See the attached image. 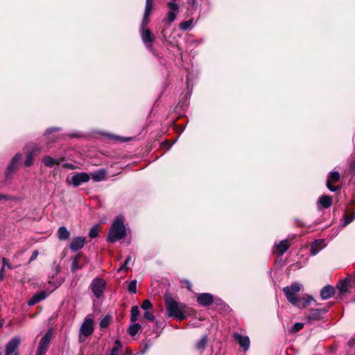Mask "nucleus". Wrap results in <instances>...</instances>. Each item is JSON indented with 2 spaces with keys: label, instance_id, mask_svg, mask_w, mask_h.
<instances>
[{
  "label": "nucleus",
  "instance_id": "1",
  "mask_svg": "<svg viewBox=\"0 0 355 355\" xmlns=\"http://www.w3.org/2000/svg\"><path fill=\"white\" fill-rule=\"evenodd\" d=\"M165 304L169 317L175 318L179 320L185 318L186 304L178 302L169 295L165 297Z\"/></svg>",
  "mask_w": 355,
  "mask_h": 355
},
{
  "label": "nucleus",
  "instance_id": "2",
  "mask_svg": "<svg viewBox=\"0 0 355 355\" xmlns=\"http://www.w3.org/2000/svg\"><path fill=\"white\" fill-rule=\"evenodd\" d=\"M126 234L125 227L122 218H116L112 223L107 235V241L115 243L124 238Z\"/></svg>",
  "mask_w": 355,
  "mask_h": 355
},
{
  "label": "nucleus",
  "instance_id": "3",
  "mask_svg": "<svg viewBox=\"0 0 355 355\" xmlns=\"http://www.w3.org/2000/svg\"><path fill=\"white\" fill-rule=\"evenodd\" d=\"M302 286L298 283H293L291 286H286L283 288V291L286 297L287 300L293 305L296 306L297 302H301L300 298L297 297V294L301 291Z\"/></svg>",
  "mask_w": 355,
  "mask_h": 355
},
{
  "label": "nucleus",
  "instance_id": "4",
  "mask_svg": "<svg viewBox=\"0 0 355 355\" xmlns=\"http://www.w3.org/2000/svg\"><path fill=\"white\" fill-rule=\"evenodd\" d=\"M94 320L90 315H87L80 326L79 331V341L85 340V338L91 336L94 332Z\"/></svg>",
  "mask_w": 355,
  "mask_h": 355
},
{
  "label": "nucleus",
  "instance_id": "5",
  "mask_svg": "<svg viewBox=\"0 0 355 355\" xmlns=\"http://www.w3.org/2000/svg\"><path fill=\"white\" fill-rule=\"evenodd\" d=\"M60 284L55 286L52 288H48L45 291H42L35 294L28 302L29 306H33L40 301L44 300L49 295H50L53 291H55Z\"/></svg>",
  "mask_w": 355,
  "mask_h": 355
},
{
  "label": "nucleus",
  "instance_id": "6",
  "mask_svg": "<svg viewBox=\"0 0 355 355\" xmlns=\"http://www.w3.org/2000/svg\"><path fill=\"white\" fill-rule=\"evenodd\" d=\"M141 37L146 48L150 51L153 50V43L155 37L152 35L150 30L148 28L140 29Z\"/></svg>",
  "mask_w": 355,
  "mask_h": 355
},
{
  "label": "nucleus",
  "instance_id": "7",
  "mask_svg": "<svg viewBox=\"0 0 355 355\" xmlns=\"http://www.w3.org/2000/svg\"><path fill=\"white\" fill-rule=\"evenodd\" d=\"M21 343V339L18 336L13 337L6 345L5 355H19L17 349Z\"/></svg>",
  "mask_w": 355,
  "mask_h": 355
},
{
  "label": "nucleus",
  "instance_id": "8",
  "mask_svg": "<svg viewBox=\"0 0 355 355\" xmlns=\"http://www.w3.org/2000/svg\"><path fill=\"white\" fill-rule=\"evenodd\" d=\"M105 282L102 279H95L91 284V289L96 297H100L104 291Z\"/></svg>",
  "mask_w": 355,
  "mask_h": 355
},
{
  "label": "nucleus",
  "instance_id": "9",
  "mask_svg": "<svg viewBox=\"0 0 355 355\" xmlns=\"http://www.w3.org/2000/svg\"><path fill=\"white\" fill-rule=\"evenodd\" d=\"M90 180V175L87 173H77L71 177V180H67L68 183H72L75 187H78L83 183L87 182Z\"/></svg>",
  "mask_w": 355,
  "mask_h": 355
},
{
  "label": "nucleus",
  "instance_id": "10",
  "mask_svg": "<svg viewBox=\"0 0 355 355\" xmlns=\"http://www.w3.org/2000/svg\"><path fill=\"white\" fill-rule=\"evenodd\" d=\"M340 180V174L337 171L331 172L329 175L326 185L331 191H336L338 187L334 186L333 184L337 182Z\"/></svg>",
  "mask_w": 355,
  "mask_h": 355
},
{
  "label": "nucleus",
  "instance_id": "11",
  "mask_svg": "<svg viewBox=\"0 0 355 355\" xmlns=\"http://www.w3.org/2000/svg\"><path fill=\"white\" fill-rule=\"evenodd\" d=\"M51 336L49 334H46L40 340L39 347L37 351L36 355H44L49 342H50Z\"/></svg>",
  "mask_w": 355,
  "mask_h": 355
},
{
  "label": "nucleus",
  "instance_id": "12",
  "mask_svg": "<svg viewBox=\"0 0 355 355\" xmlns=\"http://www.w3.org/2000/svg\"><path fill=\"white\" fill-rule=\"evenodd\" d=\"M198 303L202 306H206L211 305L214 302V297L210 293H201L197 297Z\"/></svg>",
  "mask_w": 355,
  "mask_h": 355
},
{
  "label": "nucleus",
  "instance_id": "13",
  "mask_svg": "<svg viewBox=\"0 0 355 355\" xmlns=\"http://www.w3.org/2000/svg\"><path fill=\"white\" fill-rule=\"evenodd\" d=\"M327 311V309L311 310L310 313L306 316L308 322L311 323L313 321L320 320L322 318V313H324Z\"/></svg>",
  "mask_w": 355,
  "mask_h": 355
},
{
  "label": "nucleus",
  "instance_id": "14",
  "mask_svg": "<svg viewBox=\"0 0 355 355\" xmlns=\"http://www.w3.org/2000/svg\"><path fill=\"white\" fill-rule=\"evenodd\" d=\"M85 243V238L84 236H76L73 238L69 248L73 252H76L83 248Z\"/></svg>",
  "mask_w": 355,
  "mask_h": 355
},
{
  "label": "nucleus",
  "instance_id": "15",
  "mask_svg": "<svg viewBox=\"0 0 355 355\" xmlns=\"http://www.w3.org/2000/svg\"><path fill=\"white\" fill-rule=\"evenodd\" d=\"M234 338L236 341H238L240 347L243 348L245 351L248 349L250 346V339L248 336H243L236 333L234 334Z\"/></svg>",
  "mask_w": 355,
  "mask_h": 355
},
{
  "label": "nucleus",
  "instance_id": "16",
  "mask_svg": "<svg viewBox=\"0 0 355 355\" xmlns=\"http://www.w3.org/2000/svg\"><path fill=\"white\" fill-rule=\"evenodd\" d=\"M334 294V288L330 285L324 286L320 291V297L323 300L329 299Z\"/></svg>",
  "mask_w": 355,
  "mask_h": 355
},
{
  "label": "nucleus",
  "instance_id": "17",
  "mask_svg": "<svg viewBox=\"0 0 355 355\" xmlns=\"http://www.w3.org/2000/svg\"><path fill=\"white\" fill-rule=\"evenodd\" d=\"M107 171L105 169H101L92 173V178L94 182H101L105 179Z\"/></svg>",
  "mask_w": 355,
  "mask_h": 355
},
{
  "label": "nucleus",
  "instance_id": "18",
  "mask_svg": "<svg viewBox=\"0 0 355 355\" xmlns=\"http://www.w3.org/2000/svg\"><path fill=\"white\" fill-rule=\"evenodd\" d=\"M290 243L288 240L281 241L277 245L276 250L279 256H282L289 248Z\"/></svg>",
  "mask_w": 355,
  "mask_h": 355
},
{
  "label": "nucleus",
  "instance_id": "19",
  "mask_svg": "<svg viewBox=\"0 0 355 355\" xmlns=\"http://www.w3.org/2000/svg\"><path fill=\"white\" fill-rule=\"evenodd\" d=\"M300 300H301L302 302H297V304L296 305V306L301 308V309H304V308L307 307L308 306H309L311 304V303L312 302L314 301L313 297H311V295H306V296L303 297L302 298L300 299Z\"/></svg>",
  "mask_w": 355,
  "mask_h": 355
},
{
  "label": "nucleus",
  "instance_id": "20",
  "mask_svg": "<svg viewBox=\"0 0 355 355\" xmlns=\"http://www.w3.org/2000/svg\"><path fill=\"white\" fill-rule=\"evenodd\" d=\"M70 232L64 226L59 227L58 230V238L61 241L67 240L70 237Z\"/></svg>",
  "mask_w": 355,
  "mask_h": 355
},
{
  "label": "nucleus",
  "instance_id": "21",
  "mask_svg": "<svg viewBox=\"0 0 355 355\" xmlns=\"http://www.w3.org/2000/svg\"><path fill=\"white\" fill-rule=\"evenodd\" d=\"M43 164L47 167H52L55 164L59 165L60 160L58 159H53L50 156H44L42 159Z\"/></svg>",
  "mask_w": 355,
  "mask_h": 355
},
{
  "label": "nucleus",
  "instance_id": "22",
  "mask_svg": "<svg viewBox=\"0 0 355 355\" xmlns=\"http://www.w3.org/2000/svg\"><path fill=\"white\" fill-rule=\"evenodd\" d=\"M318 202L322 208H329L332 204V198L329 196H322L319 198Z\"/></svg>",
  "mask_w": 355,
  "mask_h": 355
},
{
  "label": "nucleus",
  "instance_id": "23",
  "mask_svg": "<svg viewBox=\"0 0 355 355\" xmlns=\"http://www.w3.org/2000/svg\"><path fill=\"white\" fill-rule=\"evenodd\" d=\"M82 255L80 254H78L73 257L71 268L72 272H74L83 268V265L79 264V260L80 259Z\"/></svg>",
  "mask_w": 355,
  "mask_h": 355
},
{
  "label": "nucleus",
  "instance_id": "24",
  "mask_svg": "<svg viewBox=\"0 0 355 355\" xmlns=\"http://www.w3.org/2000/svg\"><path fill=\"white\" fill-rule=\"evenodd\" d=\"M26 148L27 149L28 153L35 157L39 155L41 153V148L37 144H30L26 146Z\"/></svg>",
  "mask_w": 355,
  "mask_h": 355
},
{
  "label": "nucleus",
  "instance_id": "25",
  "mask_svg": "<svg viewBox=\"0 0 355 355\" xmlns=\"http://www.w3.org/2000/svg\"><path fill=\"white\" fill-rule=\"evenodd\" d=\"M21 155L20 154H16L14 157L12 158L11 162L10 163V164L8 165V171L11 172L15 168H17V164L18 163V162L21 159Z\"/></svg>",
  "mask_w": 355,
  "mask_h": 355
},
{
  "label": "nucleus",
  "instance_id": "26",
  "mask_svg": "<svg viewBox=\"0 0 355 355\" xmlns=\"http://www.w3.org/2000/svg\"><path fill=\"white\" fill-rule=\"evenodd\" d=\"M141 329V326L139 323H135L132 325L130 326L128 329V334L131 336H135L137 334Z\"/></svg>",
  "mask_w": 355,
  "mask_h": 355
},
{
  "label": "nucleus",
  "instance_id": "27",
  "mask_svg": "<svg viewBox=\"0 0 355 355\" xmlns=\"http://www.w3.org/2000/svg\"><path fill=\"white\" fill-rule=\"evenodd\" d=\"M207 336H204L196 345V347L198 350L200 351V352H202L206 345H207Z\"/></svg>",
  "mask_w": 355,
  "mask_h": 355
},
{
  "label": "nucleus",
  "instance_id": "28",
  "mask_svg": "<svg viewBox=\"0 0 355 355\" xmlns=\"http://www.w3.org/2000/svg\"><path fill=\"white\" fill-rule=\"evenodd\" d=\"M322 241H315L311 246V253L315 255L321 249L320 247L322 245Z\"/></svg>",
  "mask_w": 355,
  "mask_h": 355
},
{
  "label": "nucleus",
  "instance_id": "29",
  "mask_svg": "<svg viewBox=\"0 0 355 355\" xmlns=\"http://www.w3.org/2000/svg\"><path fill=\"white\" fill-rule=\"evenodd\" d=\"M112 322V317L110 315H106L103 317V318L100 322V327L101 329H105L108 327Z\"/></svg>",
  "mask_w": 355,
  "mask_h": 355
},
{
  "label": "nucleus",
  "instance_id": "30",
  "mask_svg": "<svg viewBox=\"0 0 355 355\" xmlns=\"http://www.w3.org/2000/svg\"><path fill=\"white\" fill-rule=\"evenodd\" d=\"M337 288L339 291L340 295H343L347 292L348 290V282L343 281L339 285H338Z\"/></svg>",
  "mask_w": 355,
  "mask_h": 355
},
{
  "label": "nucleus",
  "instance_id": "31",
  "mask_svg": "<svg viewBox=\"0 0 355 355\" xmlns=\"http://www.w3.org/2000/svg\"><path fill=\"white\" fill-rule=\"evenodd\" d=\"M139 315V310L137 306H133L131 309V321L135 322Z\"/></svg>",
  "mask_w": 355,
  "mask_h": 355
},
{
  "label": "nucleus",
  "instance_id": "32",
  "mask_svg": "<svg viewBox=\"0 0 355 355\" xmlns=\"http://www.w3.org/2000/svg\"><path fill=\"white\" fill-rule=\"evenodd\" d=\"M153 0H146L145 15H150L153 10Z\"/></svg>",
  "mask_w": 355,
  "mask_h": 355
},
{
  "label": "nucleus",
  "instance_id": "33",
  "mask_svg": "<svg viewBox=\"0 0 355 355\" xmlns=\"http://www.w3.org/2000/svg\"><path fill=\"white\" fill-rule=\"evenodd\" d=\"M100 231V226L95 225L94 226L89 232V236L90 238L94 239L98 236V232Z\"/></svg>",
  "mask_w": 355,
  "mask_h": 355
},
{
  "label": "nucleus",
  "instance_id": "34",
  "mask_svg": "<svg viewBox=\"0 0 355 355\" xmlns=\"http://www.w3.org/2000/svg\"><path fill=\"white\" fill-rule=\"evenodd\" d=\"M35 157V156H34V155L30 154L29 153H28L26 158L25 162H24V165L26 166H32L33 164V160H34Z\"/></svg>",
  "mask_w": 355,
  "mask_h": 355
},
{
  "label": "nucleus",
  "instance_id": "35",
  "mask_svg": "<svg viewBox=\"0 0 355 355\" xmlns=\"http://www.w3.org/2000/svg\"><path fill=\"white\" fill-rule=\"evenodd\" d=\"M192 23H193V21L191 19L183 21V22L180 23V28L182 31H187L188 28H189L191 26Z\"/></svg>",
  "mask_w": 355,
  "mask_h": 355
},
{
  "label": "nucleus",
  "instance_id": "36",
  "mask_svg": "<svg viewBox=\"0 0 355 355\" xmlns=\"http://www.w3.org/2000/svg\"><path fill=\"white\" fill-rule=\"evenodd\" d=\"M121 347V342L119 340H116L115 341V346L112 349L110 355H118V352Z\"/></svg>",
  "mask_w": 355,
  "mask_h": 355
},
{
  "label": "nucleus",
  "instance_id": "37",
  "mask_svg": "<svg viewBox=\"0 0 355 355\" xmlns=\"http://www.w3.org/2000/svg\"><path fill=\"white\" fill-rule=\"evenodd\" d=\"M128 291L131 293H137V281L132 280L128 285Z\"/></svg>",
  "mask_w": 355,
  "mask_h": 355
},
{
  "label": "nucleus",
  "instance_id": "38",
  "mask_svg": "<svg viewBox=\"0 0 355 355\" xmlns=\"http://www.w3.org/2000/svg\"><path fill=\"white\" fill-rule=\"evenodd\" d=\"M149 21H150V15H145V14H144V17H143V20H142V22L141 24L140 29L146 28H147L146 26H147L148 24L149 23Z\"/></svg>",
  "mask_w": 355,
  "mask_h": 355
},
{
  "label": "nucleus",
  "instance_id": "39",
  "mask_svg": "<svg viewBox=\"0 0 355 355\" xmlns=\"http://www.w3.org/2000/svg\"><path fill=\"white\" fill-rule=\"evenodd\" d=\"M304 327V324L302 323V322H296L294 324L293 328H292V331L293 333H296L297 331H299L300 330H301L302 328Z\"/></svg>",
  "mask_w": 355,
  "mask_h": 355
},
{
  "label": "nucleus",
  "instance_id": "40",
  "mask_svg": "<svg viewBox=\"0 0 355 355\" xmlns=\"http://www.w3.org/2000/svg\"><path fill=\"white\" fill-rule=\"evenodd\" d=\"M168 7L171 10V12H176L179 9V6L176 3L174 2H168L167 3Z\"/></svg>",
  "mask_w": 355,
  "mask_h": 355
},
{
  "label": "nucleus",
  "instance_id": "41",
  "mask_svg": "<svg viewBox=\"0 0 355 355\" xmlns=\"http://www.w3.org/2000/svg\"><path fill=\"white\" fill-rule=\"evenodd\" d=\"M152 303L148 300H146L143 302L141 308L144 310H148L152 308Z\"/></svg>",
  "mask_w": 355,
  "mask_h": 355
},
{
  "label": "nucleus",
  "instance_id": "42",
  "mask_svg": "<svg viewBox=\"0 0 355 355\" xmlns=\"http://www.w3.org/2000/svg\"><path fill=\"white\" fill-rule=\"evenodd\" d=\"M175 17H176V13L175 12L170 11L167 15L166 20L169 23H171L175 19Z\"/></svg>",
  "mask_w": 355,
  "mask_h": 355
},
{
  "label": "nucleus",
  "instance_id": "43",
  "mask_svg": "<svg viewBox=\"0 0 355 355\" xmlns=\"http://www.w3.org/2000/svg\"><path fill=\"white\" fill-rule=\"evenodd\" d=\"M144 318L149 321H153L155 319L153 313L149 311L145 312Z\"/></svg>",
  "mask_w": 355,
  "mask_h": 355
},
{
  "label": "nucleus",
  "instance_id": "44",
  "mask_svg": "<svg viewBox=\"0 0 355 355\" xmlns=\"http://www.w3.org/2000/svg\"><path fill=\"white\" fill-rule=\"evenodd\" d=\"M354 218H355V215H354V214H352L350 216H345V220L344 223V225H347L349 224L351 222H352L354 220Z\"/></svg>",
  "mask_w": 355,
  "mask_h": 355
},
{
  "label": "nucleus",
  "instance_id": "45",
  "mask_svg": "<svg viewBox=\"0 0 355 355\" xmlns=\"http://www.w3.org/2000/svg\"><path fill=\"white\" fill-rule=\"evenodd\" d=\"M130 261H131V257H127L125 261V262H124V263L119 268V271L126 270L127 269V265L128 264V263Z\"/></svg>",
  "mask_w": 355,
  "mask_h": 355
},
{
  "label": "nucleus",
  "instance_id": "46",
  "mask_svg": "<svg viewBox=\"0 0 355 355\" xmlns=\"http://www.w3.org/2000/svg\"><path fill=\"white\" fill-rule=\"evenodd\" d=\"M38 254H39V252L37 250H34L31 258H30L29 261L31 262V261L35 260L37 259Z\"/></svg>",
  "mask_w": 355,
  "mask_h": 355
},
{
  "label": "nucleus",
  "instance_id": "47",
  "mask_svg": "<svg viewBox=\"0 0 355 355\" xmlns=\"http://www.w3.org/2000/svg\"><path fill=\"white\" fill-rule=\"evenodd\" d=\"M2 263H3L2 267L5 268V266H8L9 268H11V266L9 263V261H8V260L7 259L3 258L2 259Z\"/></svg>",
  "mask_w": 355,
  "mask_h": 355
},
{
  "label": "nucleus",
  "instance_id": "48",
  "mask_svg": "<svg viewBox=\"0 0 355 355\" xmlns=\"http://www.w3.org/2000/svg\"><path fill=\"white\" fill-rule=\"evenodd\" d=\"M63 167L66 168L71 169V170L76 168V167L73 164H69V163L64 164L63 165Z\"/></svg>",
  "mask_w": 355,
  "mask_h": 355
},
{
  "label": "nucleus",
  "instance_id": "49",
  "mask_svg": "<svg viewBox=\"0 0 355 355\" xmlns=\"http://www.w3.org/2000/svg\"><path fill=\"white\" fill-rule=\"evenodd\" d=\"M182 282L185 283L187 284V288L191 291L192 285L188 280H184Z\"/></svg>",
  "mask_w": 355,
  "mask_h": 355
},
{
  "label": "nucleus",
  "instance_id": "50",
  "mask_svg": "<svg viewBox=\"0 0 355 355\" xmlns=\"http://www.w3.org/2000/svg\"><path fill=\"white\" fill-rule=\"evenodd\" d=\"M3 272H4V268H3V267H2V268H1V270H0V279H1V280H2V279H3V277H4V274H3Z\"/></svg>",
  "mask_w": 355,
  "mask_h": 355
},
{
  "label": "nucleus",
  "instance_id": "51",
  "mask_svg": "<svg viewBox=\"0 0 355 355\" xmlns=\"http://www.w3.org/2000/svg\"><path fill=\"white\" fill-rule=\"evenodd\" d=\"M9 198L7 196L0 194V200H8Z\"/></svg>",
  "mask_w": 355,
  "mask_h": 355
},
{
  "label": "nucleus",
  "instance_id": "52",
  "mask_svg": "<svg viewBox=\"0 0 355 355\" xmlns=\"http://www.w3.org/2000/svg\"><path fill=\"white\" fill-rule=\"evenodd\" d=\"M59 130L58 128H51V129H49L47 130L48 132H53V131H58Z\"/></svg>",
  "mask_w": 355,
  "mask_h": 355
},
{
  "label": "nucleus",
  "instance_id": "53",
  "mask_svg": "<svg viewBox=\"0 0 355 355\" xmlns=\"http://www.w3.org/2000/svg\"><path fill=\"white\" fill-rule=\"evenodd\" d=\"M351 168L353 170V171H355V161L352 163L351 164Z\"/></svg>",
  "mask_w": 355,
  "mask_h": 355
},
{
  "label": "nucleus",
  "instance_id": "54",
  "mask_svg": "<svg viewBox=\"0 0 355 355\" xmlns=\"http://www.w3.org/2000/svg\"><path fill=\"white\" fill-rule=\"evenodd\" d=\"M3 325V320L0 321V328H1Z\"/></svg>",
  "mask_w": 355,
  "mask_h": 355
}]
</instances>
